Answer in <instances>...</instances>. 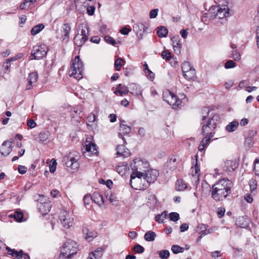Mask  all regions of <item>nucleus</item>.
I'll use <instances>...</instances> for the list:
<instances>
[{
    "label": "nucleus",
    "instance_id": "nucleus-1",
    "mask_svg": "<svg viewBox=\"0 0 259 259\" xmlns=\"http://www.w3.org/2000/svg\"><path fill=\"white\" fill-rule=\"evenodd\" d=\"M233 186V182L227 178L219 180L210 189L212 198L216 202L223 201L231 194Z\"/></svg>",
    "mask_w": 259,
    "mask_h": 259
},
{
    "label": "nucleus",
    "instance_id": "nucleus-2",
    "mask_svg": "<svg viewBox=\"0 0 259 259\" xmlns=\"http://www.w3.org/2000/svg\"><path fill=\"white\" fill-rule=\"evenodd\" d=\"M149 164L147 161H144L139 158L133 160L131 164L132 172L131 175L130 184L131 186L138 189L137 184L142 182V176L149 168Z\"/></svg>",
    "mask_w": 259,
    "mask_h": 259
},
{
    "label": "nucleus",
    "instance_id": "nucleus-3",
    "mask_svg": "<svg viewBox=\"0 0 259 259\" xmlns=\"http://www.w3.org/2000/svg\"><path fill=\"white\" fill-rule=\"evenodd\" d=\"M210 110L208 107H204L202 109V125L201 132L203 135L206 134H214L213 132L220 120V115L215 113L210 115Z\"/></svg>",
    "mask_w": 259,
    "mask_h": 259
},
{
    "label": "nucleus",
    "instance_id": "nucleus-4",
    "mask_svg": "<svg viewBox=\"0 0 259 259\" xmlns=\"http://www.w3.org/2000/svg\"><path fill=\"white\" fill-rule=\"evenodd\" d=\"M83 70V63L78 56H76L72 61V64L69 71V75L79 80L82 78Z\"/></svg>",
    "mask_w": 259,
    "mask_h": 259
},
{
    "label": "nucleus",
    "instance_id": "nucleus-5",
    "mask_svg": "<svg viewBox=\"0 0 259 259\" xmlns=\"http://www.w3.org/2000/svg\"><path fill=\"white\" fill-rule=\"evenodd\" d=\"M79 157L78 153L73 151L63 157L62 162L66 167L71 168L73 170L72 172H74V171L77 170L79 166L78 162Z\"/></svg>",
    "mask_w": 259,
    "mask_h": 259
},
{
    "label": "nucleus",
    "instance_id": "nucleus-6",
    "mask_svg": "<svg viewBox=\"0 0 259 259\" xmlns=\"http://www.w3.org/2000/svg\"><path fill=\"white\" fill-rule=\"evenodd\" d=\"M224 8L211 7L208 11V15L210 19H223L228 16L229 10L228 6H224Z\"/></svg>",
    "mask_w": 259,
    "mask_h": 259
},
{
    "label": "nucleus",
    "instance_id": "nucleus-7",
    "mask_svg": "<svg viewBox=\"0 0 259 259\" xmlns=\"http://www.w3.org/2000/svg\"><path fill=\"white\" fill-rule=\"evenodd\" d=\"M48 51L47 47L44 45L34 46L32 49L30 59L31 60H40L47 55Z\"/></svg>",
    "mask_w": 259,
    "mask_h": 259
},
{
    "label": "nucleus",
    "instance_id": "nucleus-8",
    "mask_svg": "<svg viewBox=\"0 0 259 259\" xmlns=\"http://www.w3.org/2000/svg\"><path fill=\"white\" fill-rule=\"evenodd\" d=\"M163 98L169 105L172 106L174 109L178 108L181 103V101L174 94L168 90L163 92Z\"/></svg>",
    "mask_w": 259,
    "mask_h": 259
},
{
    "label": "nucleus",
    "instance_id": "nucleus-9",
    "mask_svg": "<svg viewBox=\"0 0 259 259\" xmlns=\"http://www.w3.org/2000/svg\"><path fill=\"white\" fill-rule=\"evenodd\" d=\"M37 200V207L42 215L47 214L51 209L50 202L47 201L42 195L39 196Z\"/></svg>",
    "mask_w": 259,
    "mask_h": 259
},
{
    "label": "nucleus",
    "instance_id": "nucleus-10",
    "mask_svg": "<svg viewBox=\"0 0 259 259\" xmlns=\"http://www.w3.org/2000/svg\"><path fill=\"white\" fill-rule=\"evenodd\" d=\"M62 248L63 249V251L68 252L69 255L72 257L77 253L78 250L76 243L71 240H69L64 243Z\"/></svg>",
    "mask_w": 259,
    "mask_h": 259
},
{
    "label": "nucleus",
    "instance_id": "nucleus-11",
    "mask_svg": "<svg viewBox=\"0 0 259 259\" xmlns=\"http://www.w3.org/2000/svg\"><path fill=\"white\" fill-rule=\"evenodd\" d=\"M59 218L64 227L69 228L72 226L73 219L69 216V214L66 210L61 211Z\"/></svg>",
    "mask_w": 259,
    "mask_h": 259
},
{
    "label": "nucleus",
    "instance_id": "nucleus-12",
    "mask_svg": "<svg viewBox=\"0 0 259 259\" xmlns=\"http://www.w3.org/2000/svg\"><path fill=\"white\" fill-rule=\"evenodd\" d=\"M159 175V172L155 169L149 170V168L146 170L142 176V179L144 181H146L148 184L154 182Z\"/></svg>",
    "mask_w": 259,
    "mask_h": 259
},
{
    "label": "nucleus",
    "instance_id": "nucleus-13",
    "mask_svg": "<svg viewBox=\"0 0 259 259\" xmlns=\"http://www.w3.org/2000/svg\"><path fill=\"white\" fill-rule=\"evenodd\" d=\"M180 162L179 159L176 156H172L170 157L166 163L165 164V168L167 170L171 171L175 170Z\"/></svg>",
    "mask_w": 259,
    "mask_h": 259
},
{
    "label": "nucleus",
    "instance_id": "nucleus-14",
    "mask_svg": "<svg viewBox=\"0 0 259 259\" xmlns=\"http://www.w3.org/2000/svg\"><path fill=\"white\" fill-rule=\"evenodd\" d=\"M71 27L69 23L64 24L61 27L62 41L68 42L69 40Z\"/></svg>",
    "mask_w": 259,
    "mask_h": 259
},
{
    "label": "nucleus",
    "instance_id": "nucleus-15",
    "mask_svg": "<svg viewBox=\"0 0 259 259\" xmlns=\"http://www.w3.org/2000/svg\"><path fill=\"white\" fill-rule=\"evenodd\" d=\"M13 142L8 141H5L2 144L0 149V153L2 155L7 156L12 151Z\"/></svg>",
    "mask_w": 259,
    "mask_h": 259
},
{
    "label": "nucleus",
    "instance_id": "nucleus-16",
    "mask_svg": "<svg viewBox=\"0 0 259 259\" xmlns=\"http://www.w3.org/2000/svg\"><path fill=\"white\" fill-rule=\"evenodd\" d=\"M238 166L237 162L233 160H227L225 162L223 169L224 171L229 174L233 171Z\"/></svg>",
    "mask_w": 259,
    "mask_h": 259
},
{
    "label": "nucleus",
    "instance_id": "nucleus-17",
    "mask_svg": "<svg viewBox=\"0 0 259 259\" xmlns=\"http://www.w3.org/2000/svg\"><path fill=\"white\" fill-rule=\"evenodd\" d=\"M82 233L84 238L89 242L92 241L97 236V233L94 231H91L87 226H83Z\"/></svg>",
    "mask_w": 259,
    "mask_h": 259
},
{
    "label": "nucleus",
    "instance_id": "nucleus-18",
    "mask_svg": "<svg viewBox=\"0 0 259 259\" xmlns=\"http://www.w3.org/2000/svg\"><path fill=\"white\" fill-rule=\"evenodd\" d=\"M124 120L121 121V123L120 124V132L118 133V136L119 138H121L124 143H126L124 138L122 136V134L127 135L129 134L131 131V128L130 126H127L124 124L125 123Z\"/></svg>",
    "mask_w": 259,
    "mask_h": 259
},
{
    "label": "nucleus",
    "instance_id": "nucleus-19",
    "mask_svg": "<svg viewBox=\"0 0 259 259\" xmlns=\"http://www.w3.org/2000/svg\"><path fill=\"white\" fill-rule=\"evenodd\" d=\"M116 155L123 158L127 157L131 155L130 150L124 145H118L116 148Z\"/></svg>",
    "mask_w": 259,
    "mask_h": 259
},
{
    "label": "nucleus",
    "instance_id": "nucleus-20",
    "mask_svg": "<svg viewBox=\"0 0 259 259\" xmlns=\"http://www.w3.org/2000/svg\"><path fill=\"white\" fill-rule=\"evenodd\" d=\"M172 43L173 49L176 54H180L182 44L179 35H176L171 38Z\"/></svg>",
    "mask_w": 259,
    "mask_h": 259
},
{
    "label": "nucleus",
    "instance_id": "nucleus-21",
    "mask_svg": "<svg viewBox=\"0 0 259 259\" xmlns=\"http://www.w3.org/2000/svg\"><path fill=\"white\" fill-rule=\"evenodd\" d=\"M249 224V220L245 216L239 217L236 221V225L241 228H245Z\"/></svg>",
    "mask_w": 259,
    "mask_h": 259
},
{
    "label": "nucleus",
    "instance_id": "nucleus-22",
    "mask_svg": "<svg viewBox=\"0 0 259 259\" xmlns=\"http://www.w3.org/2000/svg\"><path fill=\"white\" fill-rule=\"evenodd\" d=\"M76 35H80V36H86L89 37V31L88 25L83 23L80 24L78 26L77 34Z\"/></svg>",
    "mask_w": 259,
    "mask_h": 259
},
{
    "label": "nucleus",
    "instance_id": "nucleus-23",
    "mask_svg": "<svg viewBox=\"0 0 259 259\" xmlns=\"http://www.w3.org/2000/svg\"><path fill=\"white\" fill-rule=\"evenodd\" d=\"M130 93L133 95L138 96L142 94L141 87L136 83H132L129 84Z\"/></svg>",
    "mask_w": 259,
    "mask_h": 259
},
{
    "label": "nucleus",
    "instance_id": "nucleus-24",
    "mask_svg": "<svg viewBox=\"0 0 259 259\" xmlns=\"http://www.w3.org/2000/svg\"><path fill=\"white\" fill-rule=\"evenodd\" d=\"M92 198L93 201L98 204L99 206H101L102 204L104 203L103 195L98 192H94L93 194Z\"/></svg>",
    "mask_w": 259,
    "mask_h": 259
},
{
    "label": "nucleus",
    "instance_id": "nucleus-25",
    "mask_svg": "<svg viewBox=\"0 0 259 259\" xmlns=\"http://www.w3.org/2000/svg\"><path fill=\"white\" fill-rule=\"evenodd\" d=\"M86 36L76 35L74 37V44L77 47L82 46L88 39Z\"/></svg>",
    "mask_w": 259,
    "mask_h": 259
},
{
    "label": "nucleus",
    "instance_id": "nucleus-26",
    "mask_svg": "<svg viewBox=\"0 0 259 259\" xmlns=\"http://www.w3.org/2000/svg\"><path fill=\"white\" fill-rule=\"evenodd\" d=\"M238 126V121L237 120H234L227 125L225 128L228 132H233L236 130Z\"/></svg>",
    "mask_w": 259,
    "mask_h": 259
},
{
    "label": "nucleus",
    "instance_id": "nucleus-27",
    "mask_svg": "<svg viewBox=\"0 0 259 259\" xmlns=\"http://www.w3.org/2000/svg\"><path fill=\"white\" fill-rule=\"evenodd\" d=\"M147 28L142 23H138L133 26V29L136 33L144 32Z\"/></svg>",
    "mask_w": 259,
    "mask_h": 259
},
{
    "label": "nucleus",
    "instance_id": "nucleus-28",
    "mask_svg": "<svg viewBox=\"0 0 259 259\" xmlns=\"http://www.w3.org/2000/svg\"><path fill=\"white\" fill-rule=\"evenodd\" d=\"M7 249L9 254L12 255L13 256H15L17 259H19L23 257V253L22 250L17 251L15 249L12 250L8 247H7Z\"/></svg>",
    "mask_w": 259,
    "mask_h": 259
},
{
    "label": "nucleus",
    "instance_id": "nucleus-29",
    "mask_svg": "<svg viewBox=\"0 0 259 259\" xmlns=\"http://www.w3.org/2000/svg\"><path fill=\"white\" fill-rule=\"evenodd\" d=\"M45 28V26L43 24H39L33 26L31 31V34L32 35H35L39 33L44 28Z\"/></svg>",
    "mask_w": 259,
    "mask_h": 259
},
{
    "label": "nucleus",
    "instance_id": "nucleus-30",
    "mask_svg": "<svg viewBox=\"0 0 259 259\" xmlns=\"http://www.w3.org/2000/svg\"><path fill=\"white\" fill-rule=\"evenodd\" d=\"M176 188L178 191H183L187 188V185L183 180L179 179L177 181Z\"/></svg>",
    "mask_w": 259,
    "mask_h": 259
},
{
    "label": "nucleus",
    "instance_id": "nucleus-31",
    "mask_svg": "<svg viewBox=\"0 0 259 259\" xmlns=\"http://www.w3.org/2000/svg\"><path fill=\"white\" fill-rule=\"evenodd\" d=\"M168 33L167 29L164 26H160L157 28V34L159 37H166Z\"/></svg>",
    "mask_w": 259,
    "mask_h": 259
},
{
    "label": "nucleus",
    "instance_id": "nucleus-32",
    "mask_svg": "<svg viewBox=\"0 0 259 259\" xmlns=\"http://www.w3.org/2000/svg\"><path fill=\"white\" fill-rule=\"evenodd\" d=\"M156 237V233L152 231H147L144 235V239L147 241H153Z\"/></svg>",
    "mask_w": 259,
    "mask_h": 259
},
{
    "label": "nucleus",
    "instance_id": "nucleus-33",
    "mask_svg": "<svg viewBox=\"0 0 259 259\" xmlns=\"http://www.w3.org/2000/svg\"><path fill=\"white\" fill-rule=\"evenodd\" d=\"M96 148V145L92 143L85 145V149L86 151L88 152H91L93 154H96L97 153L98 151Z\"/></svg>",
    "mask_w": 259,
    "mask_h": 259
},
{
    "label": "nucleus",
    "instance_id": "nucleus-34",
    "mask_svg": "<svg viewBox=\"0 0 259 259\" xmlns=\"http://www.w3.org/2000/svg\"><path fill=\"white\" fill-rule=\"evenodd\" d=\"M183 74L184 77L188 80L193 79L196 76V71L195 69L193 68Z\"/></svg>",
    "mask_w": 259,
    "mask_h": 259
},
{
    "label": "nucleus",
    "instance_id": "nucleus-35",
    "mask_svg": "<svg viewBox=\"0 0 259 259\" xmlns=\"http://www.w3.org/2000/svg\"><path fill=\"white\" fill-rule=\"evenodd\" d=\"M103 250L102 248H98L94 252L91 253L90 254H93L94 259H100L103 255Z\"/></svg>",
    "mask_w": 259,
    "mask_h": 259
},
{
    "label": "nucleus",
    "instance_id": "nucleus-36",
    "mask_svg": "<svg viewBox=\"0 0 259 259\" xmlns=\"http://www.w3.org/2000/svg\"><path fill=\"white\" fill-rule=\"evenodd\" d=\"M38 74L37 72H33L29 74L28 80V82L34 83L37 81Z\"/></svg>",
    "mask_w": 259,
    "mask_h": 259
},
{
    "label": "nucleus",
    "instance_id": "nucleus-37",
    "mask_svg": "<svg viewBox=\"0 0 259 259\" xmlns=\"http://www.w3.org/2000/svg\"><path fill=\"white\" fill-rule=\"evenodd\" d=\"M194 68L188 62H185L182 64V70L183 74L186 73L187 71Z\"/></svg>",
    "mask_w": 259,
    "mask_h": 259
},
{
    "label": "nucleus",
    "instance_id": "nucleus-38",
    "mask_svg": "<svg viewBox=\"0 0 259 259\" xmlns=\"http://www.w3.org/2000/svg\"><path fill=\"white\" fill-rule=\"evenodd\" d=\"M71 114L73 117H75L78 115V117L80 118L83 115L82 110L77 108H74L71 110Z\"/></svg>",
    "mask_w": 259,
    "mask_h": 259
},
{
    "label": "nucleus",
    "instance_id": "nucleus-39",
    "mask_svg": "<svg viewBox=\"0 0 259 259\" xmlns=\"http://www.w3.org/2000/svg\"><path fill=\"white\" fill-rule=\"evenodd\" d=\"M167 217V212L163 211L160 214H157L155 217V221L159 223H163V220Z\"/></svg>",
    "mask_w": 259,
    "mask_h": 259
},
{
    "label": "nucleus",
    "instance_id": "nucleus-40",
    "mask_svg": "<svg viewBox=\"0 0 259 259\" xmlns=\"http://www.w3.org/2000/svg\"><path fill=\"white\" fill-rule=\"evenodd\" d=\"M213 134H206L205 135H204L205 137L204 138L201 140V142L202 143L204 144L206 146L208 145V144L209 143V141L210 139L214 136Z\"/></svg>",
    "mask_w": 259,
    "mask_h": 259
},
{
    "label": "nucleus",
    "instance_id": "nucleus-41",
    "mask_svg": "<svg viewBox=\"0 0 259 259\" xmlns=\"http://www.w3.org/2000/svg\"><path fill=\"white\" fill-rule=\"evenodd\" d=\"M124 61L121 58H118L115 60L114 62V67L116 71L120 70L121 67L122 66L121 62Z\"/></svg>",
    "mask_w": 259,
    "mask_h": 259
},
{
    "label": "nucleus",
    "instance_id": "nucleus-42",
    "mask_svg": "<svg viewBox=\"0 0 259 259\" xmlns=\"http://www.w3.org/2000/svg\"><path fill=\"white\" fill-rule=\"evenodd\" d=\"M171 250L174 253L177 254L180 252H183L184 250V248L178 245H173L171 246Z\"/></svg>",
    "mask_w": 259,
    "mask_h": 259
},
{
    "label": "nucleus",
    "instance_id": "nucleus-43",
    "mask_svg": "<svg viewBox=\"0 0 259 259\" xmlns=\"http://www.w3.org/2000/svg\"><path fill=\"white\" fill-rule=\"evenodd\" d=\"M159 255L161 259H166L169 256V252L167 250H162L159 252Z\"/></svg>",
    "mask_w": 259,
    "mask_h": 259
},
{
    "label": "nucleus",
    "instance_id": "nucleus-44",
    "mask_svg": "<svg viewBox=\"0 0 259 259\" xmlns=\"http://www.w3.org/2000/svg\"><path fill=\"white\" fill-rule=\"evenodd\" d=\"M93 201L92 196L89 194H86L83 197V202L86 207L89 205L91 201Z\"/></svg>",
    "mask_w": 259,
    "mask_h": 259
},
{
    "label": "nucleus",
    "instance_id": "nucleus-45",
    "mask_svg": "<svg viewBox=\"0 0 259 259\" xmlns=\"http://www.w3.org/2000/svg\"><path fill=\"white\" fill-rule=\"evenodd\" d=\"M71 257L72 256L69 255L68 252H66L65 251H63L62 248L61 249V253L58 257V259H70Z\"/></svg>",
    "mask_w": 259,
    "mask_h": 259
},
{
    "label": "nucleus",
    "instance_id": "nucleus-46",
    "mask_svg": "<svg viewBox=\"0 0 259 259\" xmlns=\"http://www.w3.org/2000/svg\"><path fill=\"white\" fill-rule=\"evenodd\" d=\"M169 217L170 220L173 222H176L180 219L179 213L175 212H170L169 214Z\"/></svg>",
    "mask_w": 259,
    "mask_h": 259
},
{
    "label": "nucleus",
    "instance_id": "nucleus-47",
    "mask_svg": "<svg viewBox=\"0 0 259 259\" xmlns=\"http://www.w3.org/2000/svg\"><path fill=\"white\" fill-rule=\"evenodd\" d=\"M116 89L122 91L123 93H124V94H127L130 92V91L128 90V88L124 85L122 84H119L117 85Z\"/></svg>",
    "mask_w": 259,
    "mask_h": 259
},
{
    "label": "nucleus",
    "instance_id": "nucleus-48",
    "mask_svg": "<svg viewBox=\"0 0 259 259\" xmlns=\"http://www.w3.org/2000/svg\"><path fill=\"white\" fill-rule=\"evenodd\" d=\"M161 56L162 58L166 61L169 60L171 58V54L167 50L162 52Z\"/></svg>",
    "mask_w": 259,
    "mask_h": 259
},
{
    "label": "nucleus",
    "instance_id": "nucleus-49",
    "mask_svg": "<svg viewBox=\"0 0 259 259\" xmlns=\"http://www.w3.org/2000/svg\"><path fill=\"white\" fill-rule=\"evenodd\" d=\"M11 61H8V59L7 60L6 62H5L3 65L4 71L5 73H8L10 71V68L11 66L10 62Z\"/></svg>",
    "mask_w": 259,
    "mask_h": 259
},
{
    "label": "nucleus",
    "instance_id": "nucleus-50",
    "mask_svg": "<svg viewBox=\"0 0 259 259\" xmlns=\"http://www.w3.org/2000/svg\"><path fill=\"white\" fill-rule=\"evenodd\" d=\"M134 250L138 253H142L144 251V248L140 244H136L134 246Z\"/></svg>",
    "mask_w": 259,
    "mask_h": 259
},
{
    "label": "nucleus",
    "instance_id": "nucleus-51",
    "mask_svg": "<svg viewBox=\"0 0 259 259\" xmlns=\"http://www.w3.org/2000/svg\"><path fill=\"white\" fill-rule=\"evenodd\" d=\"M106 197L111 203L113 204L118 201L117 197L115 196V195L112 194L109 195L108 193H107Z\"/></svg>",
    "mask_w": 259,
    "mask_h": 259
},
{
    "label": "nucleus",
    "instance_id": "nucleus-52",
    "mask_svg": "<svg viewBox=\"0 0 259 259\" xmlns=\"http://www.w3.org/2000/svg\"><path fill=\"white\" fill-rule=\"evenodd\" d=\"M254 170L255 174L259 176V159H256L254 162Z\"/></svg>",
    "mask_w": 259,
    "mask_h": 259
},
{
    "label": "nucleus",
    "instance_id": "nucleus-53",
    "mask_svg": "<svg viewBox=\"0 0 259 259\" xmlns=\"http://www.w3.org/2000/svg\"><path fill=\"white\" fill-rule=\"evenodd\" d=\"M236 65V63L233 60H230L226 62L225 64V67L226 69H230L235 67Z\"/></svg>",
    "mask_w": 259,
    "mask_h": 259
},
{
    "label": "nucleus",
    "instance_id": "nucleus-54",
    "mask_svg": "<svg viewBox=\"0 0 259 259\" xmlns=\"http://www.w3.org/2000/svg\"><path fill=\"white\" fill-rule=\"evenodd\" d=\"M104 39L107 43L113 46H114L116 44V41L114 38L109 35L105 36L104 37Z\"/></svg>",
    "mask_w": 259,
    "mask_h": 259
},
{
    "label": "nucleus",
    "instance_id": "nucleus-55",
    "mask_svg": "<svg viewBox=\"0 0 259 259\" xmlns=\"http://www.w3.org/2000/svg\"><path fill=\"white\" fill-rule=\"evenodd\" d=\"M13 217L16 221L21 222L23 218V214L21 212H15Z\"/></svg>",
    "mask_w": 259,
    "mask_h": 259
},
{
    "label": "nucleus",
    "instance_id": "nucleus-56",
    "mask_svg": "<svg viewBox=\"0 0 259 259\" xmlns=\"http://www.w3.org/2000/svg\"><path fill=\"white\" fill-rule=\"evenodd\" d=\"M232 57L235 60H239L241 58L240 54L238 52L237 50H234L232 52Z\"/></svg>",
    "mask_w": 259,
    "mask_h": 259
},
{
    "label": "nucleus",
    "instance_id": "nucleus-57",
    "mask_svg": "<svg viewBox=\"0 0 259 259\" xmlns=\"http://www.w3.org/2000/svg\"><path fill=\"white\" fill-rule=\"evenodd\" d=\"M158 9H154L151 10L149 14L150 18L151 19H153L156 17L158 12Z\"/></svg>",
    "mask_w": 259,
    "mask_h": 259
},
{
    "label": "nucleus",
    "instance_id": "nucleus-58",
    "mask_svg": "<svg viewBox=\"0 0 259 259\" xmlns=\"http://www.w3.org/2000/svg\"><path fill=\"white\" fill-rule=\"evenodd\" d=\"M131 31V28H127V27H124L120 29V32L123 35H127L129 32Z\"/></svg>",
    "mask_w": 259,
    "mask_h": 259
},
{
    "label": "nucleus",
    "instance_id": "nucleus-59",
    "mask_svg": "<svg viewBox=\"0 0 259 259\" xmlns=\"http://www.w3.org/2000/svg\"><path fill=\"white\" fill-rule=\"evenodd\" d=\"M95 7L94 6H89L87 8V13L90 16H92L95 13Z\"/></svg>",
    "mask_w": 259,
    "mask_h": 259
},
{
    "label": "nucleus",
    "instance_id": "nucleus-60",
    "mask_svg": "<svg viewBox=\"0 0 259 259\" xmlns=\"http://www.w3.org/2000/svg\"><path fill=\"white\" fill-rule=\"evenodd\" d=\"M23 54L21 53H18L14 57L8 59V61H16L22 58Z\"/></svg>",
    "mask_w": 259,
    "mask_h": 259
},
{
    "label": "nucleus",
    "instance_id": "nucleus-61",
    "mask_svg": "<svg viewBox=\"0 0 259 259\" xmlns=\"http://www.w3.org/2000/svg\"><path fill=\"white\" fill-rule=\"evenodd\" d=\"M88 122L92 123L95 121L96 115L95 114L91 113L87 117Z\"/></svg>",
    "mask_w": 259,
    "mask_h": 259
},
{
    "label": "nucleus",
    "instance_id": "nucleus-62",
    "mask_svg": "<svg viewBox=\"0 0 259 259\" xmlns=\"http://www.w3.org/2000/svg\"><path fill=\"white\" fill-rule=\"evenodd\" d=\"M196 163L195 164L194 168L195 169V174L196 175H199L200 168L198 164L197 156H196Z\"/></svg>",
    "mask_w": 259,
    "mask_h": 259
},
{
    "label": "nucleus",
    "instance_id": "nucleus-63",
    "mask_svg": "<svg viewBox=\"0 0 259 259\" xmlns=\"http://www.w3.org/2000/svg\"><path fill=\"white\" fill-rule=\"evenodd\" d=\"M27 126L30 128L35 127L36 125V123L33 119H29L28 120L27 123Z\"/></svg>",
    "mask_w": 259,
    "mask_h": 259
},
{
    "label": "nucleus",
    "instance_id": "nucleus-64",
    "mask_svg": "<svg viewBox=\"0 0 259 259\" xmlns=\"http://www.w3.org/2000/svg\"><path fill=\"white\" fill-rule=\"evenodd\" d=\"M26 167L23 165H19L18 166V170L20 174H24L26 172Z\"/></svg>",
    "mask_w": 259,
    "mask_h": 259
}]
</instances>
